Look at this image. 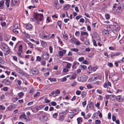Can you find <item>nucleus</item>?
<instances>
[{"label": "nucleus", "mask_w": 124, "mask_h": 124, "mask_svg": "<svg viewBox=\"0 0 124 124\" xmlns=\"http://www.w3.org/2000/svg\"><path fill=\"white\" fill-rule=\"evenodd\" d=\"M34 18L36 21H42L43 20V14L34 13Z\"/></svg>", "instance_id": "1"}, {"label": "nucleus", "mask_w": 124, "mask_h": 124, "mask_svg": "<svg viewBox=\"0 0 124 124\" xmlns=\"http://www.w3.org/2000/svg\"><path fill=\"white\" fill-rule=\"evenodd\" d=\"M94 106L93 102L90 101H89L87 106V112L88 111L89 109H93V108Z\"/></svg>", "instance_id": "2"}, {"label": "nucleus", "mask_w": 124, "mask_h": 124, "mask_svg": "<svg viewBox=\"0 0 124 124\" xmlns=\"http://www.w3.org/2000/svg\"><path fill=\"white\" fill-rule=\"evenodd\" d=\"M38 72V70L36 68H34L32 69L30 71V73H31L32 75L37 74Z\"/></svg>", "instance_id": "3"}, {"label": "nucleus", "mask_w": 124, "mask_h": 124, "mask_svg": "<svg viewBox=\"0 0 124 124\" xmlns=\"http://www.w3.org/2000/svg\"><path fill=\"white\" fill-rule=\"evenodd\" d=\"M3 51L6 52L5 55L8 54L9 53V48L8 46H5V47L1 49Z\"/></svg>", "instance_id": "4"}, {"label": "nucleus", "mask_w": 124, "mask_h": 124, "mask_svg": "<svg viewBox=\"0 0 124 124\" xmlns=\"http://www.w3.org/2000/svg\"><path fill=\"white\" fill-rule=\"evenodd\" d=\"M39 120L41 122H45L47 120V117L44 115L40 116Z\"/></svg>", "instance_id": "5"}, {"label": "nucleus", "mask_w": 124, "mask_h": 124, "mask_svg": "<svg viewBox=\"0 0 124 124\" xmlns=\"http://www.w3.org/2000/svg\"><path fill=\"white\" fill-rule=\"evenodd\" d=\"M18 1L19 0H11L10 6L13 7L16 5L17 4Z\"/></svg>", "instance_id": "6"}, {"label": "nucleus", "mask_w": 124, "mask_h": 124, "mask_svg": "<svg viewBox=\"0 0 124 124\" xmlns=\"http://www.w3.org/2000/svg\"><path fill=\"white\" fill-rule=\"evenodd\" d=\"M49 57V54L47 52H45L43 53V58L44 60H47L48 58Z\"/></svg>", "instance_id": "7"}, {"label": "nucleus", "mask_w": 124, "mask_h": 124, "mask_svg": "<svg viewBox=\"0 0 124 124\" xmlns=\"http://www.w3.org/2000/svg\"><path fill=\"white\" fill-rule=\"evenodd\" d=\"M45 32L48 35H46L45 34V33H44V34L42 35L41 37L42 39H46L47 37H49V36L50 35V34L48 31L46 32V31H45Z\"/></svg>", "instance_id": "8"}, {"label": "nucleus", "mask_w": 124, "mask_h": 124, "mask_svg": "<svg viewBox=\"0 0 124 124\" xmlns=\"http://www.w3.org/2000/svg\"><path fill=\"white\" fill-rule=\"evenodd\" d=\"M87 79V77L85 76H83L80 77L79 81L81 82H84Z\"/></svg>", "instance_id": "9"}, {"label": "nucleus", "mask_w": 124, "mask_h": 124, "mask_svg": "<svg viewBox=\"0 0 124 124\" xmlns=\"http://www.w3.org/2000/svg\"><path fill=\"white\" fill-rule=\"evenodd\" d=\"M20 26L18 24H15L13 26V31H18L16 29L19 28Z\"/></svg>", "instance_id": "10"}, {"label": "nucleus", "mask_w": 124, "mask_h": 124, "mask_svg": "<svg viewBox=\"0 0 124 124\" xmlns=\"http://www.w3.org/2000/svg\"><path fill=\"white\" fill-rule=\"evenodd\" d=\"M2 83H4L7 85H9L10 84V82L9 81L6 79H3L2 81Z\"/></svg>", "instance_id": "11"}, {"label": "nucleus", "mask_w": 124, "mask_h": 124, "mask_svg": "<svg viewBox=\"0 0 124 124\" xmlns=\"http://www.w3.org/2000/svg\"><path fill=\"white\" fill-rule=\"evenodd\" d=\"M5 1V4L7 8H8L9 6L10 0H4Z\"/></svg>", "instance_id": "12"}, {"label": "nucleus", "mask_w": 124, "mask_h": 124, "mask_svg": "<svg viewBox=\"0 0 124 124\" xmlns=\"http://www.w3.org/2000/svg\"><path fill=\"white\" fill-rule=\"evenodd\" d=\"M117 99L118 100V101L120 102H122L123 99V98L120 95L118 96L117 97Z\"/></svg>", "instance_id": "13"}, {"label": "nucleus", "mask_w": 124, "mask_h": 124, "mask_svg": "<svg viewBox=\"0 0 124 124\" xmlns=\"http://www.w3.org/2000/svg\"><path fill=\"white\" fill-rule=\"evenodd\" d=\"M4 1L3 0L0 1V8L3 9V6L4 5Z\"/></svg>", "instance_id": "14"}, {"label": "nucleus", "mask_w": 124, "mask_h": 124, "mask_svg": "<svg viewBox=\"0 0 124 124\" xmlns=\"http://www.w3.org/2000/svg\"><path fill=\"white\" fill-rule=\"evenodd\" d=\"M32 28V25L30 24H27L26 26V28L27 29L29 30L31 29Z\"/></svg>", "instance_id": "15"}, {"label": "nucleus", "mask_w": 124, "mask_h": 124, "mask_svg": "<svg viewBox=\"0 0 124 124\" xmlns=\"http://www.w3.org/2000/svg\"><path fill=\"white\" fill-rule=\"evenodd\" d=\"M63 38L64 39H65L66 40H67L68 39V36L67 34L65 33V31L63 33Z\"/></svg>", "instance_id": "16"}, {"label": "nucleus", "mask_w": 124, "mask_h": 124, "mask_svg": "<svg viewBox=\"0 0 124 124\" xmlns=\"http://www.w3.org/2000/svg\"><path fill=\"white\" fill-rule=\"evenodd\" d=\"M82 118L80 117H78V118L77 120L78 121V124H80L82 121L81 120Z\"/></svg>", "instance_id": "17"}, {"label": "nucleus", "mask_w": 124, "mask_h": 124, "mask_svg": "<svg viewBox=\"0 0 124 124\" xmlns=\"http://www.w3.org/2000/svg\"><path fill=\"white\" fill-rule=\"evenodd\" d=\"M102 33L104 36L106 37L109 35L108 31H102Z\"/></svg>", "instance_id": "18"}, {"label": "nucleus", "mask_w": 124, "mask_h": 124, "mask_svg": "<svg viewBox=\"0 0 124 124\" xmlns=\"http://www.w3.org/2000/svg\"><path fill=\"white\" fill-rule=\"evenodd\" d=\"M65 62L67 63V64L66 65V67L70 69V68L71 67V63L66 62Z\"/></svg>", "instance_id": "19"}, {"label": "nucleus", "mask_w": 124, "mask_h": 124, "mask_svg": "<svg viewBox=\"0 0 124 124\" xmlns=\"http://www.w3.org/2000/svg\"><path fill=\"white\" fill-rule=\"evenodd\" d=\"M18 52H22V45H20L19 46Z\"/></svg>", "instance_id": "20"}, {"label": "nucleus", "mask_w": 124, "mask_h": 124, "mask_svg": "<svg viewBox=\"0 0 124 124\" xmlns=\"http://www.w3.org/2000/svg\"><path fill=\"white\" fill-rule=\"evenodd\" d=\"M118 7L119 8H120L123 10L124 8V3L121 4L120 6Z\"/></svg>", "instance_id": "21"}, {"label": "nucleus", "mask_w": 124, "mask_h": 124, "mask_svg": "<svg viewBox=\"0 0 124 124\" xmlns=\"http://www.w3.org/2000/svg\"><path fill=\"white\" fill-rule=\"evenodd\" d=\"M51 82H54L56 81V78H50L48 79Z\"/></svg>", "instance_id": "22"}, {"label": "nucleus", "mask_w": 124, "mask_h": 124, "mask_svg": "<svg viewBox=\"0 0 124 124\" xmlns=\"http://www.w3.org/2000/svg\"><path fill=\"white\" fill-rule=\"evenodd\" d=\"M18 95L19 96L20 98H21L24 95V93L22 92L18 93Z\"/></svg>", "instance_id": "23"}, {"label": "nucleus", "mask_w": 124, "mask_h": 124, "mask_svg": "<svg viewBox=\"0 0 124 124\" xmlns=\"http://www.w3.org/2000/svg\"><path fill=\"white\" fill-rule=\"evenodd\" d=\"M41 43L43 47H45L46 46L47 44L44 41H42Z\"/></svg>", "instance_id": "24"}, {"label": "nucleus", "mask_w": 124, "mask_h": 124, "mask_svg": "<svg viewBox=\"0 0 124 124\" xmlns=\"http://www.w3.org/2000/svg\"><path fill=\"white\" fill-rule=\"evenodd\" d=\"M77 39L74 38H72L71 39V42L73 44L75 43L77 40Z\"/></svg>", "instance_id": "25"}, {"label": "nucleus", "mask_w": 124, "mask_h": 124, "mask_svg": "<svg viewBox=\"0 0 124 124\" xmlns=\"http://www.w3.org/2000/svg\"><path fill=\"white\" fill-rule=\"evenodd\" d=\"M57 24L58 26H59L60 28V29H61L62 28V23L61 21H59L57 22Z\"/></svg>", "instance_id": "26"}, {"label": "nucleus", "mask_w": 124, "mask_h": 124, "mask_svg": "<svg viewBox=\"0 0 124 124\" xmlns=\"http://www.w3.org/2000/svg\"><path fill=\"white\" fill-rule=\"evenodd\" d=\"M64 116L63 115H61L59 117V120L61 121H62L64 119Z\"/></svg>", "instance_id": "27"}, {"label": "nucleus", "mask_w": 124, "mask_h": 124, "mask_svg": "<svg viewBox=\"0 0 124 124\" xmlns=\"http://www.w3.org/2000/svg\"><path fill=\"white\" fill-rule=\"evenodd\" d=\"M58 116V114L57 113H54L53 116V117L54 118H56Z\"/></svg>", "instance_id": "28"}, {"label": "nucleus", "mask_w": 124, "mask_h": 124, "mask_svg": "<svg viewBox=\"0 0 124 124\" xmlns=\"http://www.w3.org/2000/svg\"><path fill=\"white\" fill-rule=\"evenodd\" d=\"M71 51H73L76 52H78V51L79 50L78 49L76 48H71L70 49Z\"/></svg>", "instance_id": "29"}, {"label": "nucleus", "mask_w": 124, "mask_h": 124, "mask_svg": "<svg viewBox=\"0 0 124 124\" xmlns=\"http://www.w3.org/2000/svg\"><path fill=\"white\" fill-rule=\"evenodd\" d=\"M105 16L106 19L107 20H109L110 19V15L109 14H107L105 15Z\"/></svg>", "instance_id": "30"}, {"label": "nucleus", "mask_w": 124, "mask_h": 124, "mask_svg": "<svg viewBox=\"0 0 124 124\" xmlns=\"http://www.w3.org/2000/svg\"><path fill=\"white\" fill-rule=\"evenodd\" d=\"M122 10V9L120 8H119L118 7L117 9V12L118 14L121 13Z\"/></svg>", "instance_id": "31"}, {"label": "nucleus", "mask_w": 124, "mask_h": 124, "mask_svg": "<svg viewBox=\"0 0 124 124\" xmlns=\"http://www.w3.org/2000/svg\"><path fill=\"white\" fill-rule=\"evenodd\" d=\"M101 123V121L99 119H97L95 121V123L96 124H99Z\"/></svg>", "instance_id": "32"}, {"label": "nucleus", "mask_w": 124, "mask_h": 124, "mask_svg": "<svg viewBox=\"0 0 124 124\" xmlns=\"http://www.w3.org/2000/svg\"><path fill=\"white\" fill-rule=\"evenodd\" d=\"M40 94V93L39 92H37L35 94H34L33 95V96L34 97H35L39 96Z\"/></svg>", "instance_id": "33"}, {"label": "nucleus", "mask_w": 124, "mask_h": 124, "mask_svg": "<svg viewBox=\"0 0 124 124\" xmlns=\"http://www.w3.org/2000/svg\"><path fill=\"white\" fill-rule=\"evenodd\" d=\"M77 64H79V63H78V62H74L73 63V65H72V69L73 70L74 69V67L75 66V65Z\"/></svg>", "instance_id": "34"}, {"label": "nucleus", "mask_w": 124, "mask_h": 124, "mask_svg": "<svg viewBox=\"0 0 124 124\" xmlns=\"http://www.w3.org/2000/svg\"><path fill=\"white\" fill-rule=\"evenodd\" d=\"M70 6L69 5H67L64 7L63 9L65 10H66L68 9L69 8Z\"/></svg>", "instance_id": "35"}, {"label": "nucleus", "mask_w": 124, "mask_h": 124, "mask_svg": "<svg viewBox=\"0 0 124 124\" xmlns=\"http://www.w3.org/2000/svg\"><path fill=\"white\" fill-rule=\"evenodd\" d=\"M7 45L5 43H1V49L5 47V46Z\"/></svg>", "instance_id": "36"}, {"label": "nucleus", "mask_w": 124, "mask_h": 124, "mask_svg": "<svg viewBox=\"0 0 124 124\" xmlns=\"http://www.w3.org/2000/svg\"><path fill=\"white\" fill-rule=\"evenodd\" d=\"M101 77H94V78L93 79V81H95L97 79H100Z\"/></svg>", "instance_id": "37"}, {"label": "nucleus", "mask_w": 124, "mask_h": 124, "mask_svg": "<svg viewBox=\"0 0 124 124\" xmlns=\"http://www.w3.org/2000/svg\"><path fill=\"white\" fill-rule=\"evenodd\" d=\"M115 30L116 31H118L119 30L120 28V27L119 26L117 25L115 26Z\"/></svg>", "instance_id": "38"}, {"label": "nucleus", "mask_w": 124, "mask_h": 124, "mask_svg": "<svg viewBox=\"0 0 124 124\" xmlns=\"http://www.w3.org/2000/svg\"><path fill=\"white\" fill-rule=\"evenodd\" d=\"M97 68V67H92V71H95L96 69Z\"/></svg>", "instance_id": "39"}, {"label": "nucleus", "mask_w": 124, "mask_h": 124, "mask_svg": "<svg viewBox=\"0 0 124 124\" xmlns=\"http://www.w3.org/2000/svg\"><path fill=\"white\" fill-rule=\"evenodd\" d=\"M86 101H85L83 102L82 103V105L83 107H85V105H86Z\"/></svg>", "instance_id": "40"}, {"label": "nucleus", "mask_w": 124, "mask_h": 124, "mask_svg": "<svg viewBox=\"0 0 124 124\" xmlns=\"http://www.w3.org/2000/svg\"><path fill=\"white\" fill-rule=\"evenodd\" d=\"M58 3V2L57 0H55L54 1V7H56Z\"/></svg>", "instance_id": "41"}, {"label": "nucleus", "mask_w": 124, "mask_h": 124, "mask_svg": "<svg viewBox=\"0 0 124 124\" xmlns=\"http://www.w3.org/2000/svg\"><path fill=\"white\" fill-rule=\"evenodd\" d=\"M23 119H24L26 121H27L29 119V118L28 116H26L25 115V116L23 117Z\"/></svg>", "instance_id": "42"}, {"label": "nucleus", "mask_w": 124, "mask_h": 124, "mask_svg": "<svg viewBox=\"0 0 124 124\" xmlns=\"http://www.w3.org/2000/svg\"><path fill=\"white\" fill-rule=\"evenodd\" d=\"M66 59L69 61H71L72 58L71 57H67L66 58Z\"/></svg>", "instance_id": "43"}, {"label": "nucleus", "mask_w": 124, "mask_h": 124, "mask_svg": "<svg viewBox=\"0 0 124 124\" xmlns=\"http://www.w3.org/2000/svg\"><path fill=\"white\" fill-rule=\"evenodd\" d=\"M36 60L37 61H38L39 62L41 60V58L39 56H37L36 58Z\"/></svg>", "instance_id": "44"}, {"label": "nucleus", "mask_w": 124, "mask_h": 124, "mask_svg": "<svg viewBox=\"0 0 124 124\" xmlns=\"http://www.w3.org/2000/svg\"><path fill=\"white\" fill-rule=\"evenodd\" d=\"M4 37L5 40L7 41L8 40V38L7 37L6 35V34H4Z\"/></svg>", "instance_id": "45"}, {"label": "nucleus", "mask_w": 124, "mask_h": 124, "mask_svg": "<svg viewBox=\"0 0 124 124\" xmlns=\"http://www.w3.org/2000/svg\"><path fill=\"white\" fill-rule=\"evenodd\" d=\"M94 55V53H90L89 55L88 56L89 57L91 58Z\"/></svg>", "instance_id": "46"}, {"label": "nucleus", "mask_w": 124, "mask_h": 124, "mask_svg": "<svg viewBox=\"0 0 124 124\" xmlns=\"http://www.w3.org/2000/svg\"><path fill=\"white\" fill-rule=\"evenodd\" d=\"M58 54L60 56H63V52L61 51H59Z\"/></svg>", "instance_id": "47"}, {"label": "nucleus", "mask_w": 124, "mask_h": 124, "mask_svg": "<svg viewBox=\"0 0 124 124\" xmlns=\"http://www.w3.org/2000/svg\"><path fill=\"white\" fill-rule=\"evenodd\" d=\"M81 93V91L78 90H77L76 93V94L78 95H79Z\"/></svg>", "instance_id": "48"}, {"label": "nucleus", "mask_w": 124, "mask_h": 124, "mask_svg": "<svg viewBox=\"0 0 124 124\" xmlns=\"http://www.w3.org/2000/svg\"><path fill=\"white\" fill-rule=\"evenodd\" d=\"M85 21L84 19L83 18H81L79 20V22L80 23H83Z\"/></svg>", "instance_id": "49"}, {"label": "nucleus", "mask_w": 124, "mask_h": 124, "mask_svg": "<svg viewBox=\"0 0 124 124\" xmlns=\"http://www.w3.org/2000/svg\"><path fill=\"white\" fill-rule=\"evenodd\" d=\"M49 49L50 53H52L53 52V48L52 46H50L49 47Z\"/></svg>", "instance_id": "50"}, {"label": "nucleus", "mask_w": 124, "mask_h": 124, "mask_svg": "<svg viewBox=\"0 0 124 124\" xmlns=\"http://www.w3.org/2000/svg\"><path fill=\"white\" fill-rule=\"evenodd\" d=\"M82 68H83V70H84L86 68V66L85 65H80Z\"/></svg>", "instance_id": "51"}, {"label": "nucleus", "mask_w": 124, "mask_h": 124, "mask_svg": "<svg viewBox=\"0 0 124 124\" xmlns=\"http://www.w3.org/2000/svg\"><path fill=\"white\" fill-rule=\"evenodd\" d=\"M68 110H66L65 111H63L62 113L63 115H66L68 112Z\"/></svg>", "instance_id": "52"}, {"label": "nucleus", "mask_w": 124, "mask_h": 124, "mask_svg": "<svg viewBox=\"0 0 124 124\" xmlns=\"http://www.w3.org/2000/svg\"><path fill=\"white\" fill-rule=\"evenodd\" d=\"M93 45L95 46H97V45L96 43V42L95 40L93 39Z\"/></svg>", "instance_id": "53"}, {"label": "nucleus", "mask_w": 124, "mask_h": 124, "mask_svg": "<svg viewBox=\"0 0 124 124\" xmlns=\"http://www.w3.org/2000/svg\"><path fill=\"white\" fill-rule=\"evenodd\" d=\"M77 84V82L74 81L71 83V85L72 86H74Z\"/></svg>", "instance_id": "54"}, {"label": "nucleus", "mask_w": 124, "mask_h": 124, "mask_svg": "<svg viewBox=\"0 0 124 124\" xmlns=\"http://www.w3.org/2000/svg\"><path fill=\"white\" fill-rule=\"evenodd\" d=\"M81 34L82 35H85L87 34V33L86 32L81 31Z\"/></svg>", "instance_id": "55"}, {"label": "nucleus", "mask_w": 124, "mask_h": 124, "mask_svg": "<svg viewBox=\"0 0 124 124\" xmlns=\"http://www.w3.org/2000/svg\"><path fill=\"white\" fill-rule=\"evenodd\" d=\"M84 59V58L83 57H81L79 58L78 60L80 62H81L83 61Z\"/></svg>", "instance_id": "56"}, {"label": "nucleus", "mask_w": 124, "mask_h": 124, "mask_svg": "<svg viewBox=\"0 0 124 124\" xmlns=\"http://www.w3.org/2000/svg\"><path fill=\"white\" fill-rule=\"evenodd\" d=\"M25 114H23L22 115H20L19 117L21 119L23 118V117H24V116H25Z\"/></svg>", "instance_id": "57"}, {"label": "nucleus", "mask_w": 124, "mask_h": 124, "mask_svg": "<svg viewBox=\"0 0 124 124\" xmlns=\"http://www.w3.org/2000/svg\"><path fill=\"white\" fill-rule=\"evenodd\" d=\"M13 106L12 105H10L8 107V109L9 110H11L13 108Z\"/></svg>", "instance_id": "58"}, {"label": "nucleus", "mask_w": 124, "mask_h": 124, "mask_svg": "<svg viewBox=\"0 0 124 124\" xmlns=\"http://www.w3.org/2000/svg\"><path fill=\"white\" fill-rule=\"evenodd\" d=\"M108 65L110 67H112L113 66L112 63L111 62H108Z\"/></svg>", "instance_id": "59"}, {"label": "nucleus", "mask_w": 124, "mask_h": 124, "mask_svg": "<svg viewBox=\"0 0 124 124\" xmlns=\"http://www.w3.org/2000/svg\"><path fill=\"white\" fill-rule=\"evenodd\" d=\"M83 63L85 64H88V62L86 60H85L83 61Z\"/></svg>", "instance_id": "60"}, {"label": "nucleus", "mask_w": 124, "mask_h": 124, "mask_svg": "<svg viewBox=\"0 0 124 124\" xmlns=\"http://www.w3.org/2000/svg\"><path fill=\"white\" fill-rule=\"evenodd\" d=\"M28 45L30 46V47L31 48H33V46L32 44L30 42V43H29L28 44Z\"/></svg>", "instance_id": "61"}, {"label": "nucleus", "mask_w": 124, "mask_h": 124, "mask_svg": "<svg viewBox=\"0 0 124 124\" xmlns=\"http://www.w3.org/2000/svg\"><path fill=\"white\" fill-rule=\"evenodd\" d=\"M87 88L89 89H91L92 88L91 85L90 84H88L87 85Z\"/></svg>", "instance_id": "62"}, {"label": "nucleus", "mask_w": 124, "mask_h": 124, "mask_svg": "<svg viewBox=\"0 0 124 124\" xmlns=\"http://www.w3.org/2000/svg\"><path fill=\"white\" fill-rule=\"evenodd\" d=\"M45 101L46 103H49L50 102V101L48 100L47 98L45 99Z\"/></svg>", "instance_id": "63"}, {"label": "nucleus", "mask_w": 124, "mask_h": 124, "mask_svg": "<svg viewBox=\"0 0 124 124\" xmlns=\"http://www.w3.org/2000/svg\"><path fill=\"white\" fill-rule=\"evenodd\" d=\"M5 108V107L4 106H3L2 105H0V108L2 110H4Z\"/></svg>", "instance_id": "64"}]
</instances>
